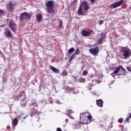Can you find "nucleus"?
<instances>
[{
    "instance_id": "obj_4",
    "label": "nucleus",
    "mask_w": 131,
    "mask_h": 131,
    "mask_svg": "<svg viewBox=\"0 0 131 131\" xmlns=\"http://www.w3.org/2000/svg\"><path fill=\"white\" fill-rule=\"evenodd\" d=\"M124 0H121L117 2H115L113 4H111L109 6L110 9H116V8H118V7H120L121 5H123L124 4Z\"/></svg>"
},
{
    "instance_id": "obj_12",
    "label": "nucleus",
    "mask_w": 131,
    "mask_h": 131,
    "mask_svg": "<svg viewBox=\"0 0 131 131\" xmlns=\"http://www.w3.org/2000/svg\"><path fill=\"white\" fill-rule=\"evenodd\" d=\"M114 69H115V70H114L113 73H112L111 74V75L113 77H115V75H114V74H117V73H118V72H119V70H120V66H119L117 68H113L112 70H113Z\"/></svg>"
},
{
    "instance_id": "obj_1",
    "label": "nucleus",
    "mask_w": 131,
    "mask_h": 131,
    "mask_svg": "<svg viewBox=\"0 0 131 131\" xmlns=\"http://www.w3.org/2000/svg\"><path fill=\"white\" fill-rule=\"evenodd\" d=\"M118 56L122 59H128L131 56L130 49L128 47H122L118 52Z\"/></svg>"
},
{
    "instance_id": "obj_49",
    "label": "nucleus",
    "mask_w": 131,
    "mask_h": 131,
    "mask_svg": "<svg viewBox=\"0 0 131 131\" xmlns=\"http://www.w3.org/2000/svg\"><path fill=\"white\" fill-rule=\"evenodd\" d=\"M56 93H58V91H56Z\"/></svg>"
},
{
    "instance_id": "obj_22",
    "label": "nucleus",
    "mask_w": 131,
    "mask_h": 131,
    "mask_svg": "<svg viewBox=\"0 0 131 131\" xmlns=\"http://www.w3.org/2000/svg\"><path fill=\"white\" fill-rule=\"evenodd\" d=\"M131 118V113H129L127 114V117L126 118V120H125V122H127V121H128L129 119Z\"/></svg>"
},
{
    "instance_id": "obj_39",
    "label": "nucleus",
    "mask_w": 131,
    "mask_h": 131,
    "mask_svg": "<svg viewBox=\"0 0 131 131\" xmlns=\"http://www.w3.org/2000/svg\"><path fill=\"white\" fill-rule=\"evenodd\" d=\"M26 117H27V115H26L25 117H21V118H23V119H26Z\"/></svg>"
},
{
    "instance_id": "obj_34",
    "label": "nucleus",
    "mask_w": 131,
    "mask_h": 131,
    "mask_svg": "<svg viewBox=\"0 0 131 131\" xmlns=\"http://www.w3.org/2000/svg\"><path fill=\"white\" fill-rule=\"evenodd\" d=\"M55 103H56V104H61L60 103V101L59 100H56Z\"/></svg>"
},
{
    "instance_id": "obj_36",
    "label": "nucleus",
    "mask_w": 131,
    "mask_h": 131,
    "mask_svg": "<svg viewBox=\"0 0 131 131\" xmlns=\"http://www.w3.org/2000/svg\"><path fill=\"white\" fill-rule=\"evenodd\" d=\"M73 58H72V57H70V58H69V61H70V62H71V61H72V59H73Z\"/></svg>"
},
{
    "instance_id": "obj_17",
    "label": "nucleus",
    "mask_w": 131,
    "mask_h": 131,
    "mask_svg": "<svg viewBox=\"0 0 131 131\" xmlns=\"http://www.w3.org/2000/svg\"><path fill=\"white\" fill-rule=\"evenodd\" d=\"M89 81H90V83L92 84V85H95L96 83H98V81L94 79L93 78H90Z\"/></svg>"
},
{
    "instance_id": "obj_24",
    "label": "nucleus",
    "mask_w": 131,
    "mask_h": 131,
    "mask_svg": "<svg viewBox=\"0 0 131 131\" xmlns=\"http://www.w3.org/2000/svg\"><path fill=\"white\" fill-rule=\"evenodd\" d=\"M73 52H74V48H70L68 51V53H69V54H72Z\"/></svg>"
},
{
    "instance_id": "obj_46",
    "label": "nucleus",
    "mask_w": 131,
    "mask_h": 131,
    "mask_svg": "<svg viewBox=\"0 0 131 131\" xmlns=\"http://www.w3.org/2000/svg\"><path fill=\"white\" fill-rule=\"evenodd\" d=\"M101 126H104V125H101Z\"/></svg>"
},
{
    "instance_id": "obj_37",
    "label": "nucleus",
    "mask_w": 131,
    "mask_h": 131,
    "mask_svg": "<svg viewBox=\"0 0 131 131\" xmlns=\"http://www.w3.org/2000/svg\"><path fill=\"white\" fill-rule=\"evenodd\" d=\"M75 56V55L74 53V54H73L72 55V56H71V57L73 58H74Z\"/></svg>"
},
{
    "instance_id": "obj_38",
    "label": "nucleus",
    "mask_w": 131,
    "mask_h": 131,
    "mask_svg": "<svg viewBox=\"0 0 131 131\" xmlns=\"http://www.w3.org/2000/svg\"><path fill=\"white\" fill-rule=\"evenodd\" d=\"M57 131H62V129L60 128H57Z\"/></svg>"
},
{
    "instance_id": "obj_2",
    "label": "nucleus",
    "mask_w": 131,
    "mask_h": 131,
    "mask_svg": "<svg viewBox=\"0 0 131 131\" xmlns=\"http://www.w3.org/2000/svg\"><path fill=\"white\" fill-rule=\"evenodd\" d=\"M92 118L93 117L91 114L84 113L80 116V121L83 124H89V123H91Z\"/></svg>"
},
{
    "instance_id": "obj_10",
    "label": "nucleus",
    "mask_w": 131,
    "mask_h": 131,
    "mask_svg": "<svg viewBox=\"0 0 131 131\" xmlns=\"http://www.w3.org/2000/svg\"><path fill=\"white\" fill-rule=\"evenodd\" d=\"M9 28L11 29L13 32H16V29H17V25L14 21H11L9 24Z\"/></svg>"
},
{
    "instance_id": "obj_43",
    "label": "nucleus",
    "mask_w": 131,
    "mask_h": 131,
    "mask_svg": "<svg viewBox=\"0 0 131 131\" xmlns=\"http://www.w3.org/2000/svg\"><path fill=\"white\" fill-rule=\"evenodd\" d=\"M76 2H77V0H75V1H74V3H76Z\"/></svg>"
},
{
    "instance_id": "obj_14",
    "label": "nucleus",
    "mask_w": 131,
    "mask_h": 131,
    "mask_svg": "<svg viewBox=\"0 0 131 131\" xmlns=\"http://www.w3.org/2000/svg\"><path fill=\"white\" fill-rule=\"evenodd\" d=\"M49 67L50 68V70H52L54 73H59L60 72V70L53 67L52 66L50 65Z\"/></svg>"
},
{
    "instance_id": "obj_48",
    "label": "nucleus",
    "mask_w": 131,
    "mask_h": 131,
    "mask_svg": "<svg viewBox=\"0 0 131 131\" xmlns=\"http://www.w3.org/2000/svg\"><path fill=\"white\" fill-rule=\"evenodd\" d=\"M56 93H58V91H56Z\"/></svg>"
},
{
    "instance_id": "obj_26",
    "label": "nucleus",
    "mask_w": 131,
    "mask_h": 131,
    "mask_svg": "<svg viewBox=\"0 0 131 131\" xmlns=\"http://www.w3.org/2000/svg\"><path fill=\"white\" fill-rule=\"evenodd\" d=\"M62 26H63V21L60 20L59 28H62Z\"/></svg>"
},
{
    "instance_id": "obj_13",
    "label": "nucleus",
    "mask_w": 131,
    "mask_h": 131,
    "mask_svg": "<svg viewBox=\"0 0 131 131\" xmlns=\"http://www.w3.org/2000/svg\"><path fill=\"white\" fill-rule=\"evenodd\" d=\"M4 34L5 36H7V37H12V33L11 32V31L8 28L6 29L4 32Z\"/></svg>"
},
{
    "instance_id": "obj_44",
    "label": "nucleus",
    "mask_w": 131,
    "mask_h": 131,
    "mask_svg": "<svg viewBox=\"0 0 131 131\" xmlns=\"http://www.w3.org/2000/svg\"><path fill=\"white\" fill-rule=\"evenodd\" d=\"M122 128H124V126L122 125Z\"/></svg>"
},
{
    "instance_id": "obj_40",
    "label": "nucleus",
    "mask_w": 131,
    "mask_h": 131,
    "mask_svg": "<svg viewBox=\"0 0 131 131\" xmlns=\"http://www.w3.org/2000/svg\"><path fill=\"white\" fill-rule=\"evenodd\" d=\"M69 120H68V119H66L65 120V121H66V123H68V122H69Z\"/></svg>"
},
{
    "instance_id": "obj_20",
    "label": "nucleus",
    "mask_w": 131,
    "mask_h": 131,
    "mask_svg": "<svg viewBox=\"0 0 131 131\" xmlns=\"http://www.w3.org/2000/svg\"><path fill=\"white\" fill-rule=\"evenodd\" d=\"M36 19L37 22H40L42 20V16L40 14H38L36 15Z\"/></svg>"
},
{
    "instance_id": "obj_30",
    "label": "nucleus",
    "mask_w": 131,
    "mask_h": 131,
    "mask_svg": "<svg viewBox=\"0 0 131 131\" xmlns=\"http://www.w3.org/2000/svg\"><path fill=\"white\" fill-rule=\"evenodd\" d=\"M88 73V71H84L83 72V73H82V74H83V75L85 76V75H87Z\"/></svg>"
},
{
    "instance_id": "obj_45",
    "label": "nucleus",
    "mask_w": 131,
    "mask_h": 131,
    "mask_svg": "<svg viewBox=\"0 0 131 131\" xmlns=\"http://www.w3.org/2000/svg\"><path fill=\"white\" fill-rule=\"evenodd\" d=\"M18 96V97H20L21 94H19Z\"/></svg>"
},
{
    "instance_id": "obj_47",
    "label": "nucleus",
    "mask_w": 131,
    "mask_h": 131,
    "mask_svg": "<svg viewBox=\"0 0 131 131\" xmlns=\"http://www.w3.org/2000/svg\"><path fill=\"white\" fill-rule=\"evenodd\" d=\"M0 54H2V51H1V50H0Z\"/></svg>"
},
{
    "instance_id": "obj_28",
    "label": "nucleus",
    "mask_w": 131,
    "mask_h": 131,
    "mask_svg": "<svg viewBox=\"0 0 131 131\" xmlns=\"http://www.w3.org/2000/svg\"><path fill=\"white\" fill-rule=\"evenodd\" d=\"M79 81L80 82H85V79L83 78H80Z\"/></svg>"
},
{
    "instance_id": "obj_15",
    "label": "nucleus",
    "mask_w": 131,
    "mask_h": 131,
    "mask_svg": "<svg viewBox=\"0 0 131 131\" xmlns=\"http://www.w3.org/2000/svg\"><path fill=\"white\" fill-rule=\"evenodd\" d=\"M26 104H27V100H26V98L22 99L20 104L21 107H25V106H26Z\"/></svg>"
},
{
    "instance_id": "obj_18",
    "label": "nucleus",
    "mask_w": 131,
    "mask_h": 131,
    "mask_svg": "<svg viewBox=\"0 0 131 131\" xmlns=\"http://www.w3.org/2000/svg\"><path fill=\"white\" fill-rule=\"evenodd\" d=\"M96 104L99 107H102L103 106V100L102 99L97 100Z\"/></svg>"
},
{
    "instance_id": "obj_27",
    "label": "nucleus",
    "mask_w": 131,
    "mask_h": 131,
    "mask_svg": "<svg viewBox=\"0 0 131 131\" xmlns=\"http://www.w3.org/2000/svg\"><path fill=\"white\" fill-rule=\"evenodd\" d=\"M118 122L119 123H122L123 122V118H121L118 119Z\"/></svg>"
},
{
    "instance_id": "obj_25",
    "label": "nucleus",
    "mask_w": 131,
    "mask_h": 131,
    "mask_svg": "<svg viewBox=\"0 0 131 131\" xmlns=\"http://www.w3.org/2000/svg\"><path fill=\"white\" fill-rule=\"evenodd\" d=\"M72 113H74V112L72 111V110H68V114L70 115V114H72Z\"/></svg>"
},
{
    "instance_id": "obj_23",
    "label": "nucleus",
    "mask_w": 131,
    "mask_h": 131,
    "mask_svg": "<svg viewBox=\"0 0 131 131\" xmlns=\"http://www.w3.org/2000/svg\"><path fill=\"white\" fill-rule=\"evenodd\" d=\"M36 104V100H32L31 102L30 103V106H34Z\"/></svg>"
},
{
    "instance_id": "obj_3",
    "label": "nucleus",
    "mask_w": 131,
    "mask_h": 131,
    "mask_svg": "<svg viewBox=\"0 0 131 131\" xmlns=\"http://www.w3.org/2000/svg\"><path fill=\"white\" fill-rule=\"evenodd\" d=\"M46 8L49 14L54 13V2L53 1H48L46 4Z\"/></svg>"
},
{
    "instance_id": "obj_9",
    "label": "nucleus",
    "mask_w": 131,
    "mask_h": 131,
    "mask_svg": "<svg viewBox=\"0 0 131 131\" xmlns=\"http://www.w3.org/2000/svg\"><path fill=\"white\" fill-rule=\"evenodd\" d=\"M89 52L93 56H97L99 54V48L96 47L95 48L90 49Z\"/></svg>"
},
{
    "instance_id": "obj_29",
    "label": "nucleus",
    "mask_w": 131,
    "mask_h": 131,
    "mask_svg": "<svg viewBox=\"0 0 131 131\" xmlns=\"http://www.w3.org/2000/svg\"><path fill=\"white\" fill-rule=\"evenodd\" d=\"M62 75H63V76H66V75H68L67 74V72L66 71H64L62 73Z\"/></svg>"
},
{
    "instance_id": "obj_33",
    "label": "nucleus",
    "mask_w": 131,
    "mask_h": 131,
    "mask_svg": "<svg viewBox=\"0 0 131 131\" xmlns=\"http://www.w3.org/2000/svg\"><path fill=\"white\" fill-rule=\"evenodd\" d=\"M127 70H128L129 71V72H131V69L129 67H127L126 68Z\"/></svg>"
},
{
    "instance_id": "obj_6",
    "label": "nucleus",
    "mask_w": 131,
    "mask_h": 131,
    "mask_svg": "<svg viewBox=\"0 0 131 131\" xmlns=\"http://www.w3.org/2000/svg\"><path fill=\"white\" fill-rule=\"evenodd\" d=\"M30 14L28 12H25L21 13L19 16L20 21H22L23 20H27V19H30Z\"/></svg>"
},
{
    "instance_id": "obj_42",
    "label": "nucleus",
    "mask_w": 131,
    "mask_h": 131,
    "mask_svg": "<svg viewBox=\"0 0 131 131\" xmlns=\"http://www.w3.org/2000/svg\"><path fill=\"white\" fill-rule=\"evenodd\" d=\"M93 95H96V93L95 92H92Z\"/></svg>"
},
{
    "instance_id": "obj_31",
    "label": "nucleus",
    "mask_w": 131,
    "mask_h": 131,
    "mask_svg": "<svg viewBox=\"0 0 131 131\" xmlns=\"http://www.w3.org/2000/svg\"><path fill=\"white\" fill-rule=\"evenodd\" d=\"M103 22H104L103 20H99L98 24H99V25H102L103 24Z\"/></svg>"
},
{
    "instance_id": "obj_21",
    "label": "nucleus",
    "mask_w": 131,
    "mask_h": 131,
    "mask_svg": "<svg viewBox=\"0 0 131 131\" xmlns=\"http://www.w3.org/2000/svg\"><path fill=\"white\" fill-rule=\"evenodd\" d=\"M120 69H122V70H123V73L121 74L120 75H125L126 71L125 70V69L123 68V67L122 66H120Z\"/></svg>"
},
{
    "instance_id": "obj_35",
    "label": "nucleus",
    "mask_w": 131,
    "mask_h": 131,
    "mask_svg": "<svg viewBox=\"0 0 131 131\" xmlns=\"http://www.w3.org/2000/svg\"><path fill=\"white\" fill-rule=\"evenodd\" d=\"M3 15V11H2V9H0V16Z\"/></svg>"
},
{
    "instance_id": "obj_5",
    "label": "nucleus",
    "mask_w": 131,
    "mask_h": 131,
    "mask_svg": "<svg viewBox=\"0 0 131 131\" xmlns=\"http://www.w3.org/2000/svg\"><path fill=\"white\" fill-rule=\"evenodd\" d=\"M94 32V31L93 30H83L81 31V34L82 36H83V37H88V36H90L92 33Z\"/></svg>"
},
{
    "instance_id": "obj_32",
    "label": "nucleus",
    "mask_w": 131,
    "mask_h": 131,
    "mask_svg": "<svg viewBox=\"0 0 131 131\" xmlns=\"http://www.w3.org/2000/svg\"><path fill=\"white\" fill-rule=\"evenodd\" d=\"M75 56L76 55H79V50H78V49L77 50L76 52L75 53H74Z\"/></svg>"
},
{
    "instance_id": "obj_8",
    "label": "nucleus",
    "mask_w": 131,
    "mask_h": 131,
    "mask_svg": "<svg viewBox=\"0 0 131 131\" xmlns=\"http://www.w3.org/2000/svg\"><path fill=\"white\" fill-rule=\"evenodd\" d=\"M84 11H88L90 10V6H89V3L86 1H84L80 6Z\"/></svg>"
},
{
    "instance_id": "obj_41",
    "label": "nucleus",
    "mask_w": 131,
    "mask_h": 131,
    "mask_svg": "<svg viewBox=\"0 0 131 131\" xmlns=\"http://www.w3.org/2000/svg\"><path fill=\"white\" fill-rule=\"evenodd\" d=\"M91 3H95V0H90Z\"/></svg>"
},
{
    "instance_id": "obj_16",
    "label": "nucleus",
    "mask_w": 131,
    "mask_h": 131,
    "mask_svg": "<svg viewBox=\"0 0 131 131\" xmlns=\"http://www.w3.org/2000/svg\"><path fill=\"white\" fill-rule=\"evenodd\" d=\"M12 124L13 126H17L18 124V118H15L12 121Z\"/></svg>"
},
{
    "instance_id": "obj_19",
    "label": "nucleus",
    "mask_w": 131,
    "mask_h": 131,
    "mask_svg": "<svg viewBox=\"0 0 131 131\" xmlns=\"http://www.w3.org/2000/svg\"><path fill=\"white\" fill-rule=\"evenodd\" d=\"M82 10H83L82 7L80 6L77 11L78 15H79L80 16L84 15L83 13L82 12Z\"/></svg>"
},
{
    "instance_id": "obj_7",
    "label": "nucleus",
    "mask_w": 131,
    "mask_h": 131,
    "mask_svg": "<svg viewBox=\"0 0 131 131\" xmlns=\"http://www.w3.org/2000/svg\"><path fill=\"white\" fill-rule=\"evenodd\" d=\"M100 39L97 41V45H101V43H103V42H104V40L106 39V33L102 32L100 34Z\"/></svg>"
},
{
    "instance_id": "obj_11",
    "label": "nucleus",
    "mask_w": 131,
    "mask_h": 131,
    "mask_svg": "<svg viewBox=\"0 0 131 131\" xmlns=\"http://www.w3.org/2000/svg\"><path fill=\"white\" fill-rule=\"evenodd\" d=\"M14 7H15V4L12 2H10L6 5L8 12H12L14 10Z\"/></svg>"
}]
</instances>
